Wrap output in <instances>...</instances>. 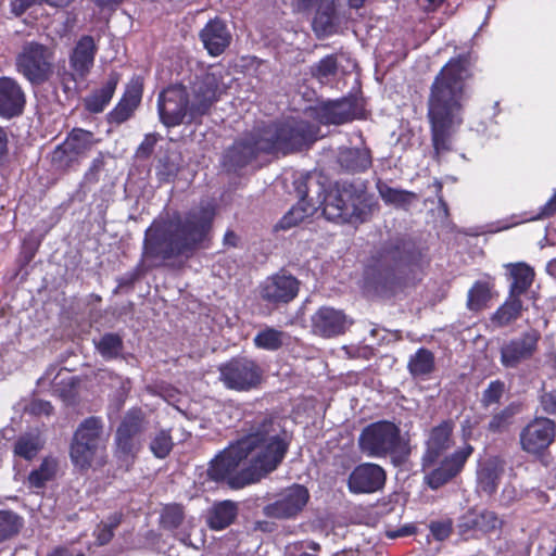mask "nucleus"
<instances>
[{"label":"nucleus","instance_id":"f257e3e1","mask_svg":"<svg viewBox=\"0 0 556 556\" xmlns=\"http://www.w3.org/2000/svg\"><path fill=\"white\" fill-rule=\"evenodd\" d=\"M475 78V62L470 53L451 58L434 76L427 98L432 159L453 150V134L463 124V113L469 99V85Z\"/></svg>","mask_w":556,"mask_h":556},{"label":"nucleus","instance_id":"f03ea898","mask_svg":"<svg viewBox=\"0 0 556 556\" xmlns=\"http://www.w3.org/2000/svg\"><path fill=\"white\" fill-rule=\"evenodd\" d=\"M317 128L307 121L292 119L257 126L240 135L224 151L222 166L238 173L261 154L287 155L309 147L317 139Z\"/></svg>","mask_w":556,"mask_h":556},{"label":"nucleus","instance_id":"7ed1b4c3","mask_svg":"<svg viewBox=\"0 0 556 556\" xmlns=\"http://www.w3.org/2000/svg\"><path fill=\"white\" fill-rule=\"evenodd\" d=\"M214 219L215 210L210 205L174 213L168 220L147 229L143 257L161 261L191 257L198 250L208 248Z\"/></svg>","mask_w":556,"mask_h":556},{"label":"nucleus","instance_id":"20e7f679","mask_svg":"<svg viewBox=\"0 0 556 556\" xmlns=\"http://www.w3.org/2000/svg\"><path fill=\"white\" fill-rule=\"evenodd\" d=\"M454 429V421L444 419L431 427L427 433L421 468L425 472L424 482L431 490H439L459 476L475 452L471 444L465 443L453 453L446 454L455 443Z\"/></svg>","mask_w":556,"mask_h":556},{"label":"nucleus","instance_id":"39448f33","mask_svg":"<svg viewBox=\"0 0 556 556\" xmlns=\"http://www.w3.org/2000/svg\"><path fill=\"white\" fill-rule=\"evenodd\" d=\"M414 243L404 239L384 242L368 258L364 271V288L378 295H393L405 287L406 268L417 262Z\"/></svg>","mask_w":556,"mask_h":556},{"label":"nucleus","instance_id":"423d86ee","mask_svg":"<svg viewBox=\"0 0 556 556\" xmlns=\"http://www.w3.org/2000/svg\"><path fill=\"white\" fill-rule=\"evenodd\" d=\"M257 482L275 471L283 462L290 446L285 429L270 416L255 420L249 432L239 439Z\"/></svg>","mask_w":556,"mask_h":556},{"label":"nucleus","instance_id":"0eeeda50","mask_svg":"<svg viewBox=\"0 0 556 556\" xmlns=\"http://www.w3.org/2000/svg\"><path fill=\"white\" fill-rule=\"evenodd\" d=\"M321 205L328 220L358 225L371 218L377 203L366 181L337 180L326 192Z\"/></svg>","mask_w":556,"mask_h":556},{"label":"nucleus","instance_id":"6e6552de","mask_svg":"<svg viewBox=\"0 0 556 556\" xmlns=\"http://www.w3.org/2000/svg\"><path fill=\"white\" fill-rule=\"evenodd\" d=\"M248 459L239 439L220 451L208 463L206 477L210 481L227 485L230 490H241L248 485L257 483L251 465L240 468L243 460Z\"/></svg>","mask_w":556,"mask_h":556},{"label":"nucleus","instance_id":"1a4fd4ad","mask_svg":"<svg viewBox=\"0 0 556 556\" xmlns=\"http://www.w3.org/2000/svg\"><path fill=\"white\" fill-rule=\"evenodd\" d=\"M104 422L99 416L85 418L76 428L70 443L72 464L80 470L91 467L98 452L104 446Z\"/></svg>","mask_w":556,"mask_h":556},{"label":"nucleus","instance_id":"9d476101","mask_svg":"<svg viewBox=\"0 0 556 556\" xmlns=\"http://www.w3.org/2000/svg\"><path fill=\"white\" fill-rule=\"evenodd\" d=\"M146 425L144 412L140 407H132L125 414L116 429L114 456L119 466H124L127 471L132 467L140 452L141 444L136 437L144 431Z\"/></svg>","mask_w":556,"mask_h":556},{"label":"nucleus","instance_id":"9b49d317","mask_svg":"<svg viewBox=\"0 0 556 556\" xmlns=\"http://www.w3.org/2000/svg\"><path fill=\"white\" fill-rule=\"evenodd\" d=\"M401 442L400 428L389 420H379L367 425L358 437L361 452L377 458L397 453Z\"/></svg>","mask_w":556,"mask_h":556},{"label":"nucleus","instance_id":"f8f14e48","mask_svg":"<svg viewBox=\"0 0 556 556\" xmlns=\"http://www.w3.org/2000/svg\"><path fill=\"white\" fill-rule=\"evenodd\" d=\"M16 70L33 85L49 79L53 72V52L45 45L26 42L16 56Z\"/></svg>","mask_w":556,"mask_h":556},{"label":"nucleus","instance_id":"ddd939ff","mask_svg":"<svg viewBox=\"0 0 556 556\" xmlns=\"http://www.w3.org/2000/svg\"><path fill=\"white\" fill-rule=\"evenodd\" d=\"M301 281L282 268L261 281L257 293L267 307L277 309L293 302L299 295Z\"/></svg>","mask_w":556,"mask_h":556},{"label":"nucleus","instance_id":"4468645a","mask_svg":"<svg viewBox=\"0 0 556 556\" xmlns=\"http://www.w3.org/2000/svg\"><path fill=\"white\" fill-rule=\"evenodd\" d=\"M219 375L227 389L249 391L261 383L263 370L254 359L237 356L219 366Z\"/></svg>","mask_w":556,"mask_h":556},{"label":"nucleus","instance_id":"2eb2a0df","mask_svg":"<svg viewBox=\"0 0 556 556\" xmlns=\"http://www.w3.org/2000/svg\"><path fill=\"white\" fill-rule=\"evenodd\" d=\"M219 83L220 77L212 72L195 76L191 83L192 100L187 124H202L203 116L210 113L213 104L219 99Z\"/></svg>","mask_w":556,"mask_h":556},{"label":"nucleus","instance_id":"dca6fc26","mask_svg":"<svg viewBox=\"0 0 556 556\" xmlns=\"http://www.w3.org/2000/svg\"><path fill=\"white\" fill-rule=\"evenodd\" d=\"M189 94L181 84L170 85L157 97V112L161 123L168 127H176L189 119Z\"/></svg>","mask_w":556,"mask_h":556},{"label":"nucleus","instance_id":"f3484780","mask_svg":"<svg viewBox=\"0 0 556 556\" xmlns=\"http://www.w3.org/2000/svg\"><path fill=\"white\" fill-rule=\"evenodd\" d=\"M555 439L556 422L547 417H535L519 434L521 450L534 456H543Z\"/></svg>","mask_w":556,"mask_h":556},{"label":"nucleus","instance_id":"a211bd4d","mask_svg":"<svg viewBox=\"0 0 556 556\" xmlns=\"http://www.w3.org/2000/svg\"><path fill=\"white\" fill-rule=\"evenodd\" d=\"M309 497L306 486L293 483L275 502L265 505L263 514L274 519H293L305 508Z\"/></svg>","mask_w":556,"mask_h":556},{"label":"nucleus","instance_id":"6ab92c4d","mask_svg":"<svg viewBox=\"0 0 556 556\" xmlns=\"http://www.w3.org/2000/svg\"><path fill=\"white\" fill-rule=\"evenodd\" d=\"M540 339V332L531 329L505 342L500 350L502 366L514 369L521 363L530 361L538 352Z\"/></svg>","mask_w":556,"mask_h":556},{"label":"nucleus","instance_id":"aec40b11","mask_svg":"<svg viewBox=\"0 0 556 556\" xmlns=\"http://www.w3.org/2000/svg\"><path fill=\"white\" fill-rule=\"evenodd\" d=\"M386 470L374 463L357 465L349 475L348 488L353 494H371L383 489Z\"/></svg>","mask_w":556,"mask_h":556},{"label":"nucleus","instance_id":"412c9836","mask_svg":"<svg viewBox=\"0 0 556 556\" xmlns=\"http://www.w3.org/2000/svg\"><path fill=\"white\" fill-rule=\"evenodd\" d=\"M143 88V77L134 75L126 84L125 90L116 105L109 112L106 116L108 122L121 125L130 119L141 104Z\"/></svg>","mask_w":556,"mask_h":556},{"label":"nucleus","instance_id":"4be33fe9","mask_svg":"<svg viewBox=\"0 0 556 556\" xmlns=\"http://www.w3.org/2000/svg\"><path fill=\"white\" fill-rule=\"evenodd\" d=\"M98 47L90 35L81 36L70 54L71 77L74 81L84 80L94 65Z\"/></svg>","mask_w":556,"mask_h":556},{"label":"nucleus","instance_id":"5701e85b","mask_svg":"<svg viewBox=\"0 0 556 556\" xmlns=\"http://www.w3.org/2000/svg\"><path fill=\"white\" fill-rule=\"evenodd\" d=\"M312 330L324 338L343 334L348 329V317L343 311L329 306L319 307L311 317Z\"/></svg>","mask_w":556,"mask_h":556},{"label":"nucleus","instance_id":"b1692460","mask_svg":"<svg viewBox=\"0 0 556 556\" xmlns=\"http://www.w3.org/2000/svg\"><path fill=\"white\" fill-rule=\"evenodd\" d=\"M199 38L207 53L214 58L222 55L232 40L226 22L219 17L211 18L200 30Z\"/></svg>","mask_w":556,"mask_h":556},{"label":"nucleus","instance_id":"393cba45","mask_svg":"<svg viewBox=\"0 0 556 556\" xmlns=\"http://www.w3.org/2000/svg\"><path fill=\"white\" fill-rule=\"evenodd\" d=\"M26 96L20 84L10 77H0V117L11 119L23 114Z\"/></svg>","mask_w":556,"mask_h":556},{"label":"nucleus","instance_id":"a878e982","mask_svg":"<svg viewBox=\"0 0 556 556\" xmlns=\"http://www.w3.org/2000/svg\"><path fill=\"white\" fill-rule=\"evenodd\" d=\"M121 79V73L111 71L104 84L84 98V109L90 114L102 113L113 99Z\"/></svg>","mask_w":556,"mask_h":556},{"label":"nucleus","instance_id":"bb28decb","mask_svg":"<svg viewBox=\"0 0 556 556\" xmlns=\"http://www.w3.org/2000/svg\"><path fill=\"white\" fill-rule=\"evenodd\" d=\"M340 0H318L313 20V29L318 36H330L338 31L340 18L338 5Z\"/></svg>","mask_w":556,"mask_h":556},{"label":"nucleus","instance_id":"cd10ccee","mask_svg":"<svg viewBox=\"0 0 556 556\" xmlns=\"http://www.w3.org/2000/svg\"><path fill=\"white\" fill-rule=\"evenodd\" d=\"M340 169L348 174H361L372 165V154L369 148H342L337 155Z\"/></svg>","mask_w":556,"mask_h":556},{"label":"nucleus","instance_id":"c85d7f7f","mask_svg":"<svg viewBox=\"0 0 556 556\" xmlns=\"http://www.w3.org/2000/svg\"><path fill=\"white\" fill-rule=\"evenodd\" d=\"M353 102L346 99L329 101L320 105L319 117L324 124L342 125L354 119Z\"/></svg>","mask_w":556,"mask_h":556},{"label":"nucleus","instance_id":"c756f323","mask_svg":"<svg viewBox=\"0 0 556 556\" xmlns=\"http://www.w3.org/2000/svg\"><path fill=\"white\" fill-rule=\"evenodd\" d=\"M376 189L386 205L393 206L397 210L407 211L412 203L417 199V194L415 192L393 188L381 179L376 181Z\"/></svg>","mask_w":556,"mask_h":556},{"label":"nucleus","instance_id":"7c9ffc66","mask_svg":"<svg viewBox=\"0 0 556 556\" xmlns=\"http://www.w3.org/2000/svg\"><path fill=\"white\" fill-rule=\"evenodd\" d=\"M238 515V506L232 501H223L216 503L207 518L208 527L212 530H224L228 526H230Z\"/></svg>","mask_w":556,"mask_h":556},{"label":"nucleus","instance_id":"2f4dec72","mask_svg":"<svg viewBox=\"0 0 556 556\" xmlns=\"http://www.w3.org/2000/svg\"><path fill=\"white\" fill-rule=\"evenodd\" d=\"M522 311L521 299L508 294L506 301L493 313L491 320L497 327H506L520 318Z\"/></svg>","mask_w":556,"mask_h":556},{"label":"nucleus","instance_id":"473e14b6","mask_svg":"<svg viewBox=\"0 0 556 556\" xmlns=\"http://www.w3.org/2000/svg\"><path fill=\"white\" fill-rule=\"evenodd\" d=\"M510 276L513 282L509 287V294L521 298L532 286L535 274L533 268L528 264L517 263L511 265Z\"/></svg>","mask_w":556,"mask_h":556},{"label":"nucleus","instance_id":"72a5a7b5","mask_svg":"<svg viewBox=\"0 0 556 556\" xmlns=\"http://www.w3.org/2000/svg\"><path fill=\"white\" fill-rule=\"evenodd\" d=\"M520 412V405L510 403L504 408L494 413L486 426V430L493 434H502L508 432L515 422L516 415Z\"/></svg>","mask_w":556,"mask_h":556},{"label":"nucleus","instance_id":"f704fd0d","mask_svg":"<svg viewBox=\"0 0 556 556\" xmlns=\"http://www.w3.org/2000/svg\"><path fill=\"white\" fill-rule=\"evenodd\" d=\"M97 142L98 140L94 139L92 131L73 128L63 143L68 148L70 153L78 160L80 155L89 151Z\"/></svg>","mask_w":556,"mask_h":556},{"label":"nucleus","instance_id":"c9c22d12","mask_svg":"<svg viewBox=\"0 0 556 556\" xmlns=\"http://www.w3.org/2000/svg\"><path fill=\"white\" fill-rule=\"evenodd\" d=\"M504 469L496 463L489 462L478 471V486L486 495L496 493Z\"/></svg>","mask_w":556,"mask_h":556},{"label":"nucleus","instance_id":"e433bc0d","mask_svg":"<svg viewBox=\"0 0 556 556\" xmlns=\"http://www.w3.org/2000/svg\"><path fill=\"white\" fill-rule=\"evenodd\" d=\"M493 283L486 280H477L468 291L467 307L472 312H480L488 307L492 299Z\"/></svg>","mask_w":556,"mask_h":556},{"label":"nucleus","instance_id":"4c0bfd02","mask_svg":"<svg viewBox=\"0 0 556 556\" xmlns=\"http://www.w3.org/2000/svg\"><path fill=\"white\" fill-rule=\"evenodd\" d=\"M58 471V460L51 456L45 457L39 467L31 470L27 477L29 486L42 489L52 481Z\"/></svg>","mask_w":556,"mask_h":556},{"label":"nucleus","instance_id":"58836bf2","mask_svg":"<svg viewBox=\"0 0 556 556\" xmlns=\"http://www.w3.org/2000/svg\"><path fill=\"white\" fill-rule=\"evenodd\" d=\"M407 368L414 377L430 375L435 368L434 354L426 348H419L416 353L409 357Z\"/></svg>","mask_w":556,"mask_h":556},{"label":"nucleus","instance_id":"ea45409f","mask_svg":"<svg viewBox=\"0 0 556 556\" xmlns=\"http://www.w3.org/2000/svg\"><path fill=\"white\" fill-rule=\"evenodd\" d=\"M185 518L184 505L178 503L166 504L160 511L159 526L165 531L174 532L181 527Z\"/></svg>","mask_w":556,"mask_h":556},{"label":"nucleus","instance_id":"a19ab883","mask_svg":"<svg viewBox=\"0 0 556 556\" xmlns=\"http://www.w3.org/2000/svg\"><path fill=\"white\" fill-rule=\"evenodd\" d=\"M96 349L104 359H115L124 350V341L118 333L106 332L96 342Z\"/></svg>","mask_w":556,"mask_h":556},{"label":"nucleus","instance_id":"79ce46f5","mask_svg":"<svg viewBox=\"0 0 556 556\" xmlns=\"http://www.w3.org/2000/svg\"><path fill=\"white\" fill-rule=\"evenodd\" d=\"M338 55V53L327 54L318 62L314 63L309 67L311 76L320 83L328 80L330 77H334L339 70Z\"/></svg>","mask_w":556,"mask_h":556},{"label":"nucleus","instance_id":"37998d69","mask_svg":"<svg viewBox=\"0 0 556 556\" xmlns=\"http://www.w3.org/2000/svg\"><path fill=\"white\" fill-rule=\"evenodd\" d=\"M285 332L273 327H265L253 339L257 349L277 351L283 345Z\"/></svg>","mask_w":556,"mask_h":556},{"label":"nucleus","instance_id":"c03bdc74","mask_svg":"<svg viewBox=\"0 0 556 556\" xmlns=\"http://www.w3.org/2000/svg\"><path fill=\"white\" fill-rule=\"evenodd\" d=\"M23 525V518L16 513L0 510V543L18 534Z\"/></svg>","mask_w":556,"mask_h":556},{"label":"nucleus","instance_id":"a18cd8bd","mask_svg":"<svg viewBox=\"0 0 556 556\" xmlns=\"http://www.w3.org/2000/svg\"><path fill=\"white\" fill-rule=\"evenodd\" d=\"M174 445L172 430L161 429L151 439L149 448L154 457L164 459L172 453Z\"/></svg>","mask_w":556,"mask_h":556},{"label":"nucleus","instance_id":"49530a36","mask_svg":"<svg viewBox=\"0 0 556 556\" xmlns=\"http://www.w3.org/2000/svg\"><path fill=\"white\" fill-rule=\"evenodd\" d=\"M41 450V444L38 437L31 434H24L16 439L13 447V453L25 460H31Z\"/></svg>","mask_w":556,"mask_h":556},{"label":"nucleus","instance_id":"de8ad7c7","mask_svg":"<svg viewBox=\"0 0 556 556\" xmlns=\"http://www.w3.org/2000/svg\"><path fill=\"white\" fill-rule=\"evenodd\" d=\"M311 212L302 202L293 205L276 224V230H288L303 222Z\"/></svg>","mask_w":556,"mask_h":556},{"label":"nucleus","instance_id":"09e8293b","mask_svg":"<svg viewBox=\"0 0 556 556\" xmlns=\"http://www.w3.org/2000/svg\"><path fill=\"white\" fill-rule=\"evenodd\" d=\"M77 161L63 142L58 144L51 153V164L59 170H68Z\"/></svg>","mask_w":556,"mask_h":556},{"label":"nucleus","instance_id":"8fccbe9b","mask_svg":"<svg viewBox=\"0 0 556 556\" xmlns=\"http://www.w3.org/2000/svg\"><path fill=\"white\" fill-rule=\"evenodd\" d=\"M505 393V383L504 381L496 379L491 381L486 389L482 392V396L480 403L482 407L488 408L492 405L500 404L503 395Z\"/></svg>","mask_w":556,"mask_h":556},{"label":"nucleus","instance_id":"3c124183","mask_svg":"<svg viewBox=\"0 0 556 556\" xmlns=\"http://www.w3.org/2000/svg\"><path fill=\"white\" fill-rule=\"evenodd\" d=\"M477 521H478V531L480 533H490L500 528L501 521L497 515L491 510H483L481 513H476Z\"/></svg>","mask_w":556,"mask_h":556},{"label":"nucleus","instance_id":"603ef678","mask_svg":"<svg viewBox=\"0 0 556 556\" xmlns=\"http://www.w3.org/2000/svg\"><path fill=\"white\" fill-rule=\"evenodd\" d=\"M39 244V242L31 239H25L23 241L17 258L18 267L21 269L25 268L33 262L38 252Z\"/></svg>","mask_w":556,"mask_h":556},{"label":"nucleus","instance_id":"864d4df0","mask_svg":"<svg viewBox=\"0 0 556 556\" xmlns=\"http://www.w3.org/2000/svg\"><path fill=\"white\" fill-rule=\"evenodd\" d=\"M457 528L459 535H462L463 538L468 539L470 536H475L479 532L476 513L468 511L467 514H465L460 518Z\"/></svg>","mask_w":556,"mask_h":556},{"label":"nucleus","instance_id":"5fc2aeb1","mask_svg":"<svg viewBox=\"0 0 556 556\" xmlns=\"http://www.w3.org/2000/svg\"><path fill=\"white\" fill-rule=\"evenodd\" d=\"M429 530L437 541H444L453 532V521L450 518L431 521L429 523Z\"/></svg>","mask_w":556,"mask_h":556},{"label":"nucleus","instance_id":"6e6d98bb","mask_svg":"<svg viewBox=\"0 0 556 556\" xmlns=\"http://www.w3.org/2000/svg\"><path fill=\"white\" fill-rule=\"evenodd\" d=\"M157 142V136L155 134H148L144 136L142 142L139 144L136 151V155L139 159H149Z\"/></svg>","mask_w":556,"mask_h":556},{"label":"nucleus","instance_id":"4d7b16f0","mask_svg":"<svg viewBox=\"0 0 556 556\" xmlns=\"http://www.w3.org/2000/svg\"><path fill=\"white\" fill-rule=\"evenodd\" d=\"M104 161L102 156L96 157L85 174L86 180L90 182H97L99 180V173L103 169Z\"/></svg>","mask_w":556,"mask_h":556},{"label":"nucleus","instance_id":"13d9d810","mask_svg":"<svg viewBox=\"0 0 556 556\" xmlns=\"http://www.w3.org/2000/svg\"><path fill=\"white\" fill-rule=\"evenodd\" d=\"M139 276L140 274L138 270H132L117 278V288L114 292L117 293L119 289L124 288H132L135 282L139 279Z\"/></svg>","mask_w":556,"mask_h":556},{"label":"nucleus","instance_id":"bf43d9fd","mask_svg":"<svg viewBox=\"0 0 556 556\" xmlns=\"http://www.w3.org/2000/svg\"><path fill=\"white\" fill-rule=\"evenodd\" d=\"M541 406L544 413L549 415L556 414V393L547 392L541 396Z\"/></svg>","mask_w":556,"mask_h":556},{"label":"nucleus","instance_id":"052dcab7","mask_svg":"<svg viewBox=\"0 0 556 556\" xmlns=\"http://www.w3.org/2000/svg\"><path fill=\"white\" fill-rule=\"evenodd\" d=\"M97 542L100 545L108 544L114 536V531L109 528L105 523H101L97 529Z\"/></svg>","mask_w":556,"mask_h":556},{"label":"nucleus","instance_id":"680f3d73","mask_svg":"<svg viewBox=\"0 0 556 556\" xmlns=\"http://www.w3.org/2000/svg\"><path fill=\"white\" fill-rule=\"evenodd\" d=\"M177 166L168 162V157L160 160L157 174L166 177H174L177 174Z\"/></svg>","mask_w":556,"mask_h":556},{"label":"nucleus","instance_id":"e2e57ef3","mask_svg":"<svg viewBox=\"0 0 556 556\" xmlns=\"http://www.w3.org/2000/svg\"><path fill=\"white\" fill-rule=\"evenodd\" d=\"M415 533L414 526H404L397 530H387L386 534L389 539L403 538Z\"/></svg>","mask_w":556,"mask_h":556},{"label":"nucleus","instance_id":"0e129e2a","mask_svg":"<svg viewBox=\"0 0 556 556\" xmlns=\"http://www.w3.org/2000/svg\"><path fill=\"white\" fill-rule=\"evenodd\" d=\"M318 0H293V9L299 13L309 12Z\"/></svg>","mask_w":556,"mask_h":556},{"label":"nucleus","instance_id":"69168bd1","mask_svg":"<svg viewBox=\"0 0 556 556\" xmlns=\"http://www.w3.org/2000/svg\"><path fill=\"white\" fill-rule=\"evenodd\" d=\"M8 134L3 127L0 126V166L3 165L8 155Z\"/></svg>","mask_w":556,"mask_h":556},{"label":"nucleus","instance_id":"338daca9","mask_svg":"<svg viewBox=\"0 0 556 556\" xmlns=\"http://www.w3.org/2000/svg\"><path fill=\"white\" fill-rule=\"evenodd\" d=\"M34 3V0H13L12 1V10L15 14L21 15L26 10L31 7Z\"/></svg>","mask_w":556,"mask_h":556},{"label":"nucleus","instance_id":"774afa93","mask_svg":"<svg viewBox=\"0 0 556 556\" xmlns=\"http://www.w3.org/2000/svg\"><path fill=\"white\" fill-rule=\"evenodd\" d=\"M122 520L123 514L114 513L108 517V521L104 523L114 531L121 525Z\"/></svg>","mask_w":556,"mask_h":556}]
</instances>
